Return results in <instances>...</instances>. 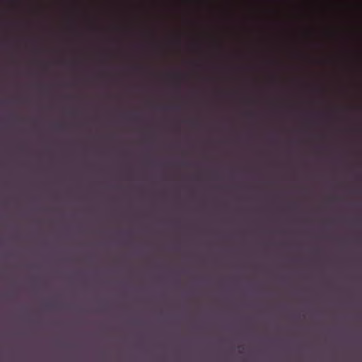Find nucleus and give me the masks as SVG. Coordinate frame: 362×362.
I'll return each mask as SVG.
<instances>
[{"mask_svg":"<svg viewBox=\"0 0 362 362\" xmlns=\"http://www.w3.org/2000/svg\"><path fill=\"white\" fill-rule=\"evenodd\" d=\"M269 139L271 141H275L276 140V136H269Z\"/></svg>","mask_w":362,"mask_h":362,"instance_id":"f257e3e1","label":"nucleus"}]
</instances>
